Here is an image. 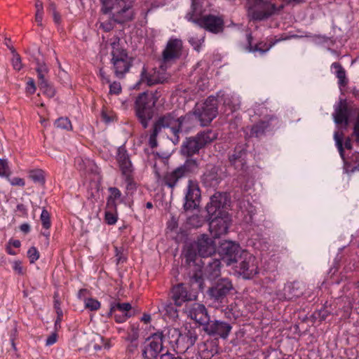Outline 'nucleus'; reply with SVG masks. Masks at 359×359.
Masks as SVG:
<instances>
[{
    "mask_svg": "<svg viewBox=\"0 0 359 359\" xmlns=\"http://www.w3.org/2000/svg\"><path fill=\"white\" fill-rule=\"evenodd\" d=\"M40 219L43 225V227L46 229H48L50 227V217L47 210L43 209Z\"/></svg>",
    "mask_w": 359,
    "mask_h": 359,
    "instance_id": "nucleus-47",
    "label": "nucleus"
},
{
    "mask_svg": "<svg viewBox=\"0 0 359 359\" xmlns=\"http://www.w3.org/2000/svg\"><path fill=\"white\" fill-rule=\"evenodd\" d=\"M55 126L57 128L70 130L72 128L71 121L67 118H59L55 122Z\"/></svg>",
    "mask_w": 359,
    "mask_h": 359,
    "instance_id": "nucleus-42",
    "label": "nucleus"
},
{
    "mask_svg": "<svg viewBox=\"0 0 359 359\" xmlns=\"http://www.w3.org/2000/svg\"><path fill=\"white\" fill-rule=\"evenodd\" d=\"M111 63L114 75L118 79H123L133 65V58L128 52L120 45V39L114 36L111 39Z\"/></svg>",
    "mask_w": 359,
    "mask_h": 359,
    "instance_id": "nucleus-2",
    "label": "nucleus"
},
{
    "mask_svg": "<svg viewBox=\"0 0 359 359\" xmlns=\"http://www.w3.org/2000/svg\"><path fill=\"white\" fill-rule=\"evenodd\" d=\"M13 58L11 63L14 69L20 71L22 68V64L21 57L18 53H17L15 49H12Z\"/></svg>",
    "mask_w": 359,
    "mask_h": 359,
    "instance_id": "nucleus-45",
    "label": "nucleus"
},
{
    "mask_svg": "<svg viewBox=\"0 0 359 359\" xmlns=\"http://www.w3.org/2000/svg\"><path fill=\"white\" fill-rule=\"evenodd\" d=\"M196 248L194 245L189 247L185 252H184V257L186 259V262L191 264V263L195 264L196 260L198 259L197 253H196Z\"/></svg>",
    "mask_w": 359,
    "mask_h": 359,
    "instance_id": "nucleus-39",
    "label": "nucleus"
},
{
    "mask_svg": "<svg viewBox=\"0 0 359 359\" xmlns=\"http://www.w3.org/2000/svg\"><path fill=\"white\" fill-rule=\"evenodd\" d=\"M114 211L116 212V210ZM117 219L118 216L116 212H114L111 210H107L105 212L104 219L108 224L113 225L116 224Z\"/></svg>",
    "mask_w": 359,
    "mask_h": 359,
    "instance_id": "nucleus-51",
    "label": "nucleus"
},
{
    "mask_svg": "<svg viewBox=\"0 0 359 359\" xmlns=\"http://www.w3.org/2000/svg\"><path fill=\"white\" fill-rule=\"evenodd\" d=\"M238 273L245 279H250L258 273L259 268L257 259L247 251H242L239 255Z\"/></svg>",
    "mask_w": 359,
    "mask_h": 359,
    "instance_id": "nucleus-9",
    "label": "nucleus"
},
{
    "mask_svg": "<svg viewBox=\"0 0 359 359\" xmlns=\"http://www.w3.org/2000/svg\"><path fill=\"white\" fill-rule=\"evenodd\" d=\"M167 79V74L163 70L153 69L151 72H147L146 68L143 67L141 72V81L146 82L149 86L157 83H162Z\"/></svg>",
    "mask_w": 359,
    "mask_h": 359,
    "instance_id": "nucleus-23",
    "label": "nucleus"
},
{
    "mask_svg": "<svg viewBox=\"0 0 359 359\" xmlns=\"http://www.w3.org/2000/svg\"><path fill=\"white\" fill-rule=\"evenodd\" d=\"M246 151L241 147H237L229 156L231 164L236 169H242L245 164Z\"/></svg>",
    "mask_w": 359,
    "mask_h": 359,
    "instance_id": "nucleus-30",
    "label": "nucleus"
},
{
    "mask_svg": "<svg viewBox=\"0 0 359 359\" xmlns=\"http://www.w3.org/2000/svg\"><path fill=\"white\" fill-rule=\"evenodd\" d=\"M163 337L162 332H157L147 339L142 353L143 359H157L163 348Z\"/></svg>",
    "mask_w": 359,
    "mask_h": 359,
    "instance_id": "nucleus-10",
    "label": "nucleus"
},
{
    "mask_svg": "<svg viewBox=\"0 0 359 359\" xmlns=\"http://www.w3.org/2000/svg\"><path fill=\"white\" fill-rule=\"evenodd\" d=\"M203 330L210 336L226 339L232 330V326L225 321L219 320H210L209 319L203 327Z\"/></svg>",
    "mask_w": 359,
    "mask_h": 359,
    "instance_id": "nucleus-13",
    "label": "nucleus"
},
{
    "mask_svg": "<svg viewBox=\"0 0 359 359\" xmlns=\"http://www.w3.org/2000/svg\"><path fill=\"white\" fill-rule=\"evenodd\" d=\"M185 312L189 318L203 325V327L210 319L207 309L203 304L199 303H194L187 306Z\"/></svg>",
    "mask_w": 359,
    "mask_h": 359,
    "instance_id": "nucleus-21",
    "label": "nucleus"
},
{
    "mask_svg": "<svg viewBox=\"0 0 359 359\" xmlns=\"http://www.w3.org/2000/svg\"><path fill=\"white\" fill-rule=\"evenodd\" d=\"M201 197L198 183L195 180H189L185 190L184 210L187 211L197 208L201 201Z\"/></svg>",
    "mask_w": 359,
    "mask_h": 359,
    "instance_id": "nucleus-12",
    "label": "nucleus"
},
{
    "mask_svg": "<svg viewBox=\"0 0 359 359\" xmlns=\"http://www.w3.org/2000/svg\"><path fill=\"white\" fill-rule=\"evenodd\" d=\"M145 93V97L148 98L149 101H151V104L155 107L156 102H158V99L161 96V91L158 90H156L155 91H151L150 93L144 92Z\"/></svg>",
    "mask_w": 359,
    "mask_h": 359,
    "instance_id": "nucleus-48",
    "label": "nucleus"
},
{
    "mask_svg": "<svg viewBox=\"0 0 359 359\" xmlns=\"http://www.w3.org/2000/svg\"><path fill=\"white\" fill-rule=\"evenodd\" d=\"M233 289L232 283L229 278H221L209 288L208 294L215 301L222 302Z\"/></svg>",
    "mask_w": 359,
    "mask_h": 359,
    "instance_id": "nucleus-15",
    "label": "nucleus"
},
{
    "mask_svg": "<svg viewBox=\"0 0 359 359\" xmlns=\"http://www.w3.org/2000/svg\"><path fill=\"white\" fill-rule=\"evenodd\" d=\"M36 72L37 73L38 83L39 85H45V82L48 81L46 76L49 72V69L45 63H37L36 67Z\"/></svg>",
    "mask_w": 359,
    "mask_h": 359,
    "instance_id": "nucleus-37",
    "label": "nucleus"
},
{
    "mask_svg": "<svg viewBox=\"0 0 359 359\" xmlns=\"http://www.w3.org/2000/svg\"><path fill=\"white\" fill-rule=\"evenodd\" d=\"M139 337V332L138 329L135 327L134 325L131 326L130 331L128 333V336L126 337V340L129 341H135Z\"/></svg>",
    "mask_w": 359,
    "mask_h": 359,
    "instance_id": "nucleus-56",
    "label": "nucleus"
},
{
    "mask_svg": "<svg viewBox=\"0 0 359 359\" xmlns=\"http://www.w3.org/2000/svg\"><path fill=\"white\" fill-rule=\"evenodd\" d=\"M27 91L29 94H34L36 91L35 82L32 78H29L27 83Z\"/></svg>",
    "mask_w": 359,
    "mask_h": 359,
    "instance_id": "nucleus-61",
    "label": "nucleus"
},
{
    "mask_svg": "<svg viewBox=\"0 0 359 359\" xmlns=\"http://www.w3.org/2000/svg\"><path fill=\"white\" fill-rule=\"evenodd\" d=\"M195 11L196 5L193 2L191 11L186 15L187 20L213 34H219L223 32L224 22L221 17L211 14L197 16L195 15Z\"/></svg>",
    "mask_w": 359,
    "mask_h": 359,
    "instance_id": "nucleus-6",
    "label": "nucleus"
},
{
    "mask_svg": "<svg viewBox=\"0 0 359 359\" xmlns=\"http://www.w3.org/2000/svg\"><path fill=\"white\" fill-rule=\"evenodd\" d=\"M191 282L198 285L199 288H202L203 278L201 274L196 273L191 276Z\"/></svg>",
    "mask_w": 359,
    "mask_h": 359,
    "instance_id": "nucleus-64",
    "label": "nucleus"
},
{
    "mask_svg": "<svg viewBox=\"0 0 359 359\" xmlns=\"http://www.w3.org/2000/svg\"><path fill=\"white\" fill-rule=\"evenodd\" d=\"M29 177L34 182L43 184L45 178L41 170H32L29 173Z\"/></svg>",
    "mask_w": 359,
    "mask_h": 359,
    "instance_id": "nucleus-43",
    "label": "nucleus"
},
{
    "mask_svg": "<svg viewBox=\"0 0 359 359\" xmlns=\"http://www.w3.org/2000/svg\"><path fill=\"white\" fill-rule=\"evenodd\" d=\"M161 308L170 318H175L177 317V310L175 308V305H173L171 302L162 303Z\"/></svg>",
    "mask_w": 359,
    "mask_h": 359,
    "instance_id": "nucleus-40",
    "label": "nucleus"
},
{
    "mask_svg": "<svg viewBox=\"0 0 359 359\" xmlns=\"http://www.w3.org/2000/svg\"><path fill=\"white\" fill-rule=\"evenodd\" d=\"M85 307L90 311H97L100 308V302L93 298L85 299Z\"/></svg>",
    "mask_w": 359,
    "mask_h": 359,
    "instance_id": "nucleus-46",
    "label": "nucleus"
},
{
    "mask_svg": "<svg viewBox=\"0 0 359 359\" xmlns=\"http://www.w3.org/2000/svg\"><path fill=\"white\" fill-rule=\"evenodd\" d=\"M114 313L115 320L119 323L125 322L128 318H129L131 316V315L128 313L117 314L115 312Z\"/></svg>",
    "mask_w": 359,
    "mask_h": 359,
    "instance_id": "nucleus-60",
    "label": "nucleus"
},
{
    "mask_svg": "<svg viewBox=\"0 0 359 359\" xmlns=\"http://www.w3.org/2000/svg\"><path fill=\"white\" fill-rule=\"evenodd\" d=\"M304 285L299 281H294L285 285L284 287V298L287 300H292L301 297L304 294Z\"/></svg>",
    "mask_w": 359,
    "mask_h": 359,
    "instance_id": "nucleus-27",
    "label": "nucleus"
},
{
    "mask_svg": "<svg viewBox=\"0 0 359 359\" xmlns=\"http://www.w3.org/2000/svg\"><path fill=\"white\" fill-rule=\"evenodd\" d=\"M161 131L154 125L153 131L149 139V144L151 148L154 149L157 147V136Z\"/></svg>",
    "mask_w": 359,
    "mask_h": 359,
    "instance_id": "nucleus-49",
    "label": "nucleus"
},
{
    "mask_svg": "<svg viewBox=\"0 0 359 359\" xmlns=\"http://www.w3.org/2000/svg\"><path fill=\"white\" fill-rule=\"evenodd\" d=\"M219 168L210 165L202 177V182L207 187H216L222 180L221 175L219 173Z\"/></svg>",
    "mask_w": 359,
    "mask_h": 359,
    "instance_id": "nucleus-25",
    "label": "nucleus"
},
{
    "mask_svg": "<svg viewBox=\"0 0 359 359\" xmlns=\"http://www.w3.org/2000/svg\"><path fill=\"white\" fill-rule=\"evenodd\" d=\"M226 195L224 193H215L210 198V201L205 207L206 211L209 216L213 217L214 215H220L221 213H227L223 210L226 205Z\"/></svg>",
    "mask_w": 359,
    "mask_h": 359,
    "instance_id": "nucleus-22",
    "label": "nucleus"
},
{
    "mask_svg": "<svg viewBox=\"0 0 359 359\" xmlns=\"http://www.w3.org/2000/svg\"><path fill=\"white\" fill-rule=\"evenodd\" d=\"M352 135L355 137V141L359 144V112L354 124Z\"/></svg>",
    "mask_w": 359,
    "mask_h": 359,
    "instance_id": "nucleus-59",
    "label": "nucleus"
},
{
    "mask_svg": "<svg viewBox=\"0 0 359 359\" xmlns=\"http://www.w3.org/2000/svg\"><path fill=\"white\" fill-rule=\"evenodd\" d=\"M156 175L158 184L162 188L168 187L171 190V193L177 186L178 182L185 177L177 168L172 171L166 172L162 175L156 171Z\"/></svg>",
    "mask_w": 359,
    "mask_h": 359,
    "instance_id": "nucleus-17",
    "label": "nucleus"
},
{
    "mask_svg": "<svg viewBox=\"0 0 359 359\" xmlns=\"http://www.w3.org/2000/svg\"><path fill=\"white\" fill-rule=\"evenodd\" d=\"M276 120L277 117L275 116L265 117L264 120H261L252 127L251 135L257 137L264 135L266 130L270 128L271 122Z\"/></svg>",
    "mask_w": 359,
    "mask_h": 359,
    "instance_id": "nucleus-29",
    "label": "nucleus"
},
{
    "mask_svg": "<svg viewBox=\"0 0 359 359\" xmlns=\"http://www.w3.org/2000/svg\"><path fill=\"white\" fill-rule=\"evenodd\" d=\"M283 6L277 7L271 0H247L245 8L250 20L261 21L275 15Z\"/></svg>",
    "mask_w": 359,
    "mask_h": 359,
    "instance_id": "nucleus-4",
    "label": "nucleus"
},
{
    "mask_svg": "<svg viewBox=\"0 0 359 359\" xmlns=\"http://www.w3.org/2000/svg\"><path fill=\"white\" fill-rule=\"evenodd\" d=\"M203 265H205L204 269V276L210 279L214 280L220 276L221 273V260L219 259H210L206 263L202 262Z\"/></svg>",
    "mask_w": 359,
    "mask_h": 359,
    "instance_id": "nucleus-28",
    "label": "nucleus"
},
{
    "mask_svg": "<svg viewBox=\"0 0 359 359\" xmlns=\"http://www.w3.org/2000/svg\"><path fill=\"white\" fill-rule=\"evenodd\" d=\"M248 40V46L246 47V50L250 53L259 52L261 54H264L266 53L272 46V44H267L264 42H259L255 46L252 45V36L251 34H248L247 35Z\"/></svg>",
    "mask_w": 359,
    "mask_h": 359,
    "instance_id": "nucleus-31",
    "label": "nucleus"
},
{
    "mask_svg": "<svg viewBox=\"0 0 359 359\" xmlns=\"http://www.w3.org/2000/svg\"><path fill=\"white\" fill-rule=\"evenodd\" d=\"M183 48L182 41L179 39L171 38L168 40L165 49L162 52L163 62H168L180 58Z\"/></svg>",
    "mask_w": 359,
    "mask_h": 359,
    "instance_id": "nucleus-18",
    "label": "nucleus"
},
{
    "mask_svg": "<svg viewBox=\"0 0 359 359\" xmlns=\"http://www.w3.org/2000/svg\"><path fill=\"white\" fill-rule=\"evenodd\" d=\"M194 245L198 255L203 258L211 257L216 251L215 241L206 234L201 235L195 242Z\"/></svg>",
    "mask_w": 359,
    "mask_h": 359,
    "instance_id": "nucleus-19",
    "label": "nucleus"
},
{
    "mask_svg": "<svg viewBox=\"0 0 359 359\" xmlns=\"http://www.w3.org/2000/svg\"><path fill=\"white\" fill-rule=\"evenodd\" d=\"M99 75L101 78V81L103 84L104 83H110L109 76L107 74V73L102 68H101L100 69Z\"/></svg>",
    "mask_w": 359,
    "mask_h": 359,
    "instance_id": "nucleus-63",
    "label": "nucleus"
},
{
    "mask_svg": "<svg viewBox=\"0 0 359 359\" xmlns=\"http://www.w3.org/2000/svg\"><path fill=\"white\" fill-rule=\"evenodd\" d=\"M192 118L190 113L184 116H179L176 111L166 113L158 118L154 123V126L161 131L162 129H170L173 134L174 138L172 140L174 144H177L180 141L179 134L182 132L184 123H191Z\"/></svg>",
    "mask_w": 359,
    "mask_h": 359,
    "instance_id": "nucleus-3",
    "label": "nucleus"
},
{
    "mask_svg": "<svg viewBox=\"0 0 359 359\" xmlns=\"http://www.w3.org/2000/svg\"><path fill=\"white\" fill-rule=\"evenodd\" d=\"M222 262L226 266H231L238 262L239 255L241 252L240 246L231 241H225L220 245Z\"/></svg>",
    "mask_w": 359,
    "mask_h": 359,
    "instance_id": "nucleus-16",
    "label": "nucleus"
},
{
    "mask_svg": "<svg viewBox=\"0 0 359 359\" xmlns=\"http://www.w3.org/2000/svg\"><path fill=\"white\" fill-rule=\"evenodd\" d=\"M217 138V135L212 130L198 133L196 135L187 137L180 148L182 155L191 157L205 147V146Z\"/></svg>",
    "mask_w": 359,
    "mask_h": 359,
    "instance_id": "nucleus-5",
    "label": "nucleus"
},
{
    "mask_svg": "<svg viewBox=\"0 0 359 359\" xmlns=\"http://www.w3.org/2000/svg\"><path fill=\"white\" fill-rule=\"evenodd\" d=\"M217 353V347L212 343H204L200 346V353L203 359H210Z\"/></svg>",
    "mask_w": 359,
    "mask_h": 359,
    "instance_id": "nucleus-35",
    "label": "nucleus"
},
{
    "mask_svg": "<svg viewBox=\"0 0 359 359\" xmlns=\"http://www.w3.org/2000/svg\"><path fill=\"white\" fill-rule=\"evenodd\" d=\"M205 41V35L201 36V37H195L191 36L189 39V43L191 45L194 49L200 52L201 48L202 47L203 43Z\"/></svg>",
    "mask_w": 359,
    "mask_h": 359,
    "instance_id": "nucleus-41",
    "label": "nucleus"
},
{
    "mask_svg": "<svg viewBox=\"0 0 359 359\" xmlns=\"http://www.w3.org/2000/svg\"><path fill=\"white\" fill-rule=\"evenodd\" d=\"M132 306L130 303H119L113 302L110 304L109 314L112 315L113 313L120 311L121 313H128L131 310Z\"/></svg>",
    "mask_w": 359,
    "mask_h": 359,
    "instance_id": "nucleus-36",
    "label": "nucleus"
},
{
    "mask_svg": "<svg viewBox=\"0 0 359 359\" xmlns=\"http://www.w3.org/2000/svg\"><path fill=\"white\" fill-rule=\"evenodd\" d=\"M224 104L225 105L229 106L232 110H236L238 106L237 99L234 98L233 96L230 95H225Z\"/></svg>",
    "mask_w": 359,
    "mask_h": 359,
    "instance_id": "nucleus-50",
    "label": "nucleus"
},
{
    "mask_svg": "<svg viewBox=\"0 0 359 359\" xmlns=\"http://www.w3.org/2000/svg\"><path fill=\"white\" fill-rule=\"evenodd\" d=\"M117 161L123 177L133 175L134 168L129 155L124 147H119L117 154Z\"/></svg>",
    "mask_w": 359,
    "mask_h": 359,
    "instance_id": "nucleus-24",
    "label": "nucleus"
},
{
    "mask_svg": "<svg viewBox=\"0 0 359 359\" xmlns=\"http://www.w3.org/2000/svg\"><path fill=\"white\" fill-rule=\"evenodd\" d=\"M171 294V299L176 306H181L184 303L195 301L197 298V294L183 283L173 286Z\"/></svg>",
    "mask_w": 359,
    "mask_h": 359,
    "instance_id": "nucleus-14",
    "label": "nucleus"
},
{
    "mask_svg": "<svg viewBox=\"0 0 359 359\" xmlns=\"http://www.w3.org/2000/svg\"><path fill=\"white\" fill-rule=\"evenodd\" d=\"M109 84V94L119 95L122 91L121 83L118 81L110 82Z\"/></svg>",
    "mask_w": 359,
    "mask_h": 359,
    "instance_id": "nucleus-53",
    "label": "nucleus"
},
{
    "mask_svg": "<svg viewBox=\"0 0 359 359\" xmlns=\"http://www.w3.org/2000/svg\"><path fill=\"white\" fill-rule=\"evenodd\" d=\"M126 183V189L128 191H134L136 189V183L134 180L133 175L123 177Z\"/></svg>",
    "mask_w": 359,
    "mask_h": 359,
    "instance_id": "nucleus-54",
    "label": "nucleus"
},
{
    "mask_svg": "<svg viewBox=\"0 0 359 359\" xmlns=\"http://www.w3.org/2000/svg\"><path fill=\"white\" fill-rule=\"evenodd\" d=\"M165 335L168 336L169 342L172 346L176 348H184L185 347H183L182 344L186 339H187L188 344L186 348H188L190 346L194 345L197 339L196 336L189 337L188 335L182 334L180 331L177 328L168 329Z\"/></svg>",
    "mask_w": 359,
    "mask_h": 359,
    "instance_id": "nucleus-20",
    "label": "nucleus"
},
{
    "mask_svg": "<svg viewBox=\"0 0 359 359\" xmlns=\"http://www.w3.org/2000/svg\"><path fill=\"white\" fill-rule=\"evenodd\" d=\"M9 182L12 186L24 187L25 185V180L20 177H13L9 180Z\"/></svg>",
    "mask_w": 359,
    "mask_h": 359,
    "instance_id": "nucleus-62",
    "label": "nucleus"
},
{
    "mask_svg": "<svg viewBox=\"0 0 359 359\" xmlns=\"http://www.w3.org/2000/svg\"><path fill=\"white\" fill-rule=\"evenodd\" d=\"M217 114V100L212 96L208 97L204 102L196 103L193 109V114L202 126L210 123Z\"/></svg>",
    "mask_w": 359,
    "mask_h": 359,
    "instance_id": "nucleus-7",
    "label": "nucleus"
},
{
    "mask_svg": "<svg viewBox=\"0 0 359 359\" xmlns=\"http://www.w3.org/2000/svg\"><path fill=\"white\" fill-rule=\"evenodd\" d=\"M204 223V219L198 215H193L187 219V226L189 228L201 227Z\"/></svg>",
    "mask_w": 359,
    "mask_h": 359,
    "instance_id": "nucleus-38",
    "label": "nucleus"
},
{
    "mask_svg": "<svg viewBox=\"0 0 359 359\" xmlns=\"http://www.w3.org/2000/svg\"><path fill=\"white\" fill-rule=\"evenodd\" d=\"M332 67L335 69L336 76L338 79V84L340 87H344L348 83V79H346V71L339 62H334L332 65Z\"/></svg>",
    "mask_w": 359,
    "mask_h": 359,
    "instance_id": "nucleus-34",
    "label": "nucleus"
},
{
    "mask_svg": "<svg viewBox=\"0 0 359 359\" xmlns=\"http://www.w3.org/2000/svg\"><path fill=\"white\" fill-rule=\"evenodd\" d=\"M333 117L337 124H348L349 111L348 104L345 100H341L337 105L335 106Z\"/></svg>",
    "mask_w": 359,
    "mask_h": 359,
    "instance_id": "nucleus-26",
    "label": "nucleus"
},
{
    "mask_svg": "<svg viewBox=\"0 0 359 359\" xmlns=\"http://www.w3.org/2000/svg\"><path fill=\"white\" fill-rule=\"evenodd\" d=\"M154 108V106L151 104V101L145 97V93H142L137 96L134 109L135 116L143 128L148 127L149 122L153 118Z\"/></svg>",
    "mask_w": 359,
    "mask_h": 359,
    "instance_id": "nucleus-8",
    "label": "nucleus"
},
{
    "mask_svg": "<svg viewBox=\"0 0 359 359\" xmlns=\"http://www.w3.org/2000/svg\"><path fill=\"white\" fill-rule=\"evenodd\" d=\"M209 216V230L214 238H219L228 232L231 219L228 213Z\"/></svg>",
    "mask_w": 359,
    "mask_h": 359,
    "instance_id": "nucleus-11",
    "label": "nucleus"
},
{
    "mask_svg": "<svg viewBox=\"0 0 359 359\" xmlns=\"http://www.w3.org/2000/svg\"><path fill=\"white\" fill-rule=\"evenodd\" d=\"M40 90L48 97H53L55 95V90L49 84L48 81L45 82V85H39Z\"/></svg>",
    "mask_w": 359,
    "mask_h": 359,
    "instance_id": "nucleus-52",
    "label": "nucleus"
},
{
    "mask_svg": "<svg viewBox=\"0 0 359 359\" xmlns=\"http://www.w3.org/2000/svg\"><path fill=\"white\" fill-rule=\"evenodd\" d=\"M9 175V167L6 159L0 158V176L5 177Z\"/></svg>",
    "mask_w": 359,
    "mask_h": 359,
    "instance_id": "nucleus-57",
    "label": "nucleus"
},
{
    "mask_svg": "<svg viewBox=\"0 0 359 359\" xmlns=\"http://www.w3.org/2000/svg\"><path fill=\"white\" fill-rule=\"evenodd\" d=\"M30 263H34L39 258V252L35 247H31L27 251Z\"/></svg>",
    "mask_w": 359,
    "mask_h": 359,
    "instance_id": "nucleus-55",
    "label": "nucleus"
},
{
    "mask_svg": "<svg viewBox=\"0 0 359 359\" xmlns=\"http://www.w3.org/2000/svg\"><path fill=\"white\" fill-rule=\"evenodd\" d=\"M134 2L135 0H100L101 11L109 14L115 22L122 24L134 18Z\"/></svg>",
    "mask_w": 359,
    "mask_h": 359,
    "instance_id": "nucleus-1",
    "label": "nucleus"
},
{
    "mask_svg": "<svg viewBox=\"0 0 359 359\" xmlns=\"http://www.w3.org/2000/svg\"><path fill=\"white\" fill-rule=\"evenodd\" d=\"M13 269L17 274L20 276H23L25 273V271L22 264V262L20 260H15L13 262Z\"/></svg>",
    "mask_w": 359,
    "mask_h": 359,
    "instance_id": "nucleus-58",
    "label": "nucleus"
},
{
    "mask_svg": "<svg viewBox=\"0 0 359 359\" xmlns=\"http://www.w3.org/2000/svg\"><path fill=\"white\" fill-rule=\"evenodd\" d=\"M184 177L189 173L194 172L198 168V161L196 159L189 158L183 165L177 167Z\"/></svg>",
    "mask_w": 359,
    "mask_h": 359,
    "instance_id": "nucleus-32",
    "label": "nucleus"
},
{
    "mask_svg": "<svg viewBox=\"0 0 359 359\" xmlns=\"http://www.w3.org/2000/svg\"><path fill=\"white\" fill-rule=\"evenodd\" d=\"M110 195L107 199V207L111 210H116V200L119 199L121 196V192L116 187H109L108 189Z\"/></svg>",
    "mask_w": 359,
    "mask_h": 359,
    "instance_id": "nucleus-33",
    "label": "nucleus"
},
{
    "mask_svg": "<svg viewBox=\"0 0 359 359\" xmlns=\"http://www.w3.org/2000/svg\"><path fill=\"white\" fill-rule=\"evenodd\" d=\"M334 138L336 142V146L339 150V154L341 157L344 158V150L343 147V135L342 133H339L338 132H335L334 135Z\"/></svg>",
    "mask_w": 359,
    "mask_h": 359,
    "instance_id": "nucleus-44",
    "label": "nucleus"
}]
</instances>
